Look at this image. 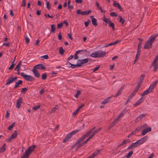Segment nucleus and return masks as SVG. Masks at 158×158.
<instances>
[{
	"label": "nucleus",
	"mask_w": 158,
	"mask_h": 158,
	"mask_svg": "<svg viewBox=\"0 0 158 158\" xmlns=\"http://www.w3.org/2000/svg\"><path fill=\"white\" fill-rule=\"evenodd\" d=\"M157 35L151 36L149 38L147 41L144 45V48L146 49H148L151 48L152 43L154 42Z\"/></svg>",
	"instance_id": "obj_1"
},
{
	"label": "nucleus",
	"mask_w": 158,
	"mask_h": 158,
	"mask_svg": "<svg viewBox=\"0 0 158 158\" xmlns=\"http://www.w3.org/2000/svg\"><path fill=\"white\" fill-rule=\"evenodd\" d=\"M36 145L30 146L25 151L24 154L21 156V158H28L29 155L33 151Z\"/></svg>",
	"instance_id": "obj_2"
},
{
	"label": "nucleus",
	"mask_w": 158,
	"mask_h": 158,
	"mask_svg": "<svg viewBox=\"0 0 158 158\" xmlns=\"http://www.w3.org/2000/svg\"><path fill=\"white\" fill-rule=\"evenodd\" d=\"M95 128L96 127H93L90 130L87 132L85 135H84L79 139L78 140V142L76 143L77 144L79 143H81L82 141L84 140L85 138L88 137L92 133V131H94Z\"/></svg>",
	"instance_id": "obj_3"
},
{
	"label": "nucleus",
	"mask_w": 158,
	"mask_h": 158,
	"mask_svg": "<svg viewBox=\"0 0 158 158\" xmlns=\"http://www.w3.org/2000/svg\"><path fill=\"white\" fill-rule=\"evenodd\" d=\"M20 75L21 76L25 79L26 80L29 81H31L35 79L33 77L29 75H27L23 72L21 73Z\"/></svg>",
	"instance_id": "obj_4"
},
{
	"label": "nucleus",
	"mask_w": 158,
	"mask_h": 158,
	"mask_svg": "<svg viewBox=\"0 0 158 158\" xmlns=\"http://www.w3.org/2000/svg\"><path fill=\"white\" fill-rule=\"evenodd\" d=\"M92 11L90 10H89L88 11H82L81 10L78 9L77 10L76 13L77 15H81L84 16L90 14Z\"/></svg>",
	"instance_id": "obj_5"
},
{
	"label": "nucleus",
	"mask_w": 158,
	"mask_h": 158,
	"mask_svg": "<svg viewBox=\"0 0 158 158\" xmlns=\"http://www.w3.org/2000/svg\"><path fill=\"white\" fill-rule=\"evenodd\" d=\"M154 89V88L151 85H150L149 88L145 90L141 94V96H143L145 95H147L148 94L150 93L153 92V90Z\"/></svg>",
	"instance_id": "obj_6"
},
{
	"label": "nucleus",
	"mask_w": 158,
	"mask_h": 158,
	"mask_svg": "<svg viewBox=\"0 0 158 158\" xmlns=\"http://www.w3.org/2000/svg\"><path fill=\"white\" fill-rule=\"evenodd\" d=\"M17 77H13V76H12L11 77H9L7 80L6 85H9L10 83L15 81L17 79Z\"/></svg>",
	"instance_id": "obj_7"
},
{
	"label": "nucleus",
	"mask_w": 158,
	"mask_h": 158,
	"mask_svg": "<svg viewBox=\"0 0 158 158\" xmlns=\"http://www.w3.org/2000/svg\"><path fill=\"white\" fill-rule=\"evenodd\" d=\"M88 62V58H85L78 60L77 61V63H78L80 65V66H81L82 64H86Z\"/></svg>",
	"instance_id": "obj_8"
},
{
	"label": "nucleus",
	"mask_w": 158,
	"mask_h": 158,
	"mask_svg": "<svg viewBox=\"0 0 158 158\" xmlns=\"http://www.w3.org/2000/svg\"><path fill=\"white\" fill-rule=\"evenodd\" d=\"M148 136H145L141 139L138 140L137 141L139 143V145H140L145 142L148 139Z\"/></svg>",
	"instance_id": "obj_9"
},
{
	"label": "nucleus",
	"mask_w": 158,
	"mask_h": 158,
	"mask_svg": "<svg viewBox=\"0 0 158 158\" xmlns=\"http://www.w3.org/2000/svg\"><path fill=\"white\" fill-rule=\"evenodd\" d=\"M33 68L35 69L44 70L45 69V67L42 64H39L34 66Z\"/></svg>",
	"instance_id": "obj_10"
},
{
	"label": "nucleus",
	"mask_w": 158,
	"mask_h": 158,
	"mask_svg": "<svg viewBox=\"0 0 158 158\" xmlns=\"http://www.w3.org/2000/svg\"><path fill=\"white\" fill-rule=\"evenodd\" d=\"M98 58H101L105 56L106 54V52L102 50L97 51Z\"/></svg>",
	"instance_id": "obj_11"
},
{
	"label": "nucleus",
	"mask_w": 158,
	"mask_h": 158,
	"mask_svg": "<svg viewBox=\"0 0 158 158\" xmlns=\"http://www.w3.org/2000/svg\"><path fill=\"white\" fill-rule=\"evenodd\" d=\"M23 98L21 97H19V99L17 100L16 106L18 108H19L20 107L21 104L22 103Z\"/></svg>",
	"instance_id": "obj_12"
},
{
	"label": "nucleus",
	"mask_w": 158,
	"mask_h": 158,
	"mask_svg": "<svg viewBox=\"0 0 158 158\" xmlns=\"http://www.w3.org/2000/svg\"><path fill=\"white\" fill-rule=\"evenodd\" d=\"M87 52L86 50H81L77 51L74 54V59L75 60H76L78 58V57L77 56V54L80 52H82L83 53H85Z\"/></svg>",
	"instance_id": "obj_13"
},
{
	"label": "nucleus",
	"mask_w": 158,
	"mask_h": 158,
	"mask_svg": "<svg viewBox=\"0 0 158 158\" xmlns=\"http://www.w3.org/2000/svg\"><path fill=\"white\" fill-rule=\"evenodd\" d=\"M126 112L127 111L126 110H123L117 118L114 119V120H116V122H117L120 118L123 117Z\"/></svg>",
	"instance_id": "obj_14"
},
{
	"label": "nucleus",
	"mask_w": 158,
	"mask_h": 158,
	"mask_svg": "<svg viewBox=\"0 0 158 158\" xmlns=\"http://www.w3.org/2000/svg\"><path fill=\"white\" fill-rule=\"evenodd\" d=\"M152 128L151 127H149L143 130L141 132V134L143 135H145L148 132L151 131Z\"/></svg>",
	"instance_id": "obj_15"
},
{
	"label": "nucleus",
	"mask_w": 158,
	"mask_h": 158,
	"mask_svg": "<svg viewBox=\"0 0 158 158\" xmlns=\"http://www.w3.org/2000/svg\"><path fill=\"white\" fill-rule=\"evenodd\" d=\"M146 115V114H143L140 115L139 117H138L136 118L135 120V122L137 123L139 122Z\"/></svg>",
	"instance_id": "obj_16"
},
{
	"label": "nucleus",
	"mask_w": 158,
	"mask_h": 158,
	"mask_svg": "<svg viewBox=\"0 0 158 158\" xmlns=\"http://www.w3.org/2000/svg\"><path fill=\"white\" fill-rule=\"evenodd\" d=\"M113 5L115 7H118L121 11H122L123 10L120 4H119L117 2H115V1H113Z\"/></svg>",
	"instance_id": "obj_17"
},
{
	"label": "nucleus",
	"mask_w": 158,
	"mask_h": 158,
	"mask_svg": "<svg viewBox=\"0 0 158 158\" xmlns=\"http://www.w3.org/2000/svg\"><path fill=\"white\" fill-rule=\"evenodd\" d=\"M32 71L35 77L37 78H39L40 77V75L36 69L33 68Z\"/></svg>",
	"instance_id": "obj_18"
},
{
	"label": "nucleus",
	"mask_w": 158,
	"mask_h": 158,
	"mask_svg": "<svg viewBox=\"0 0 158 158\" xmlns=\"http://www.w3.org/2000/svg\"><path fill=\"white\" fill-rule=\"evenodd\" d=\"M83 141L81 142V143H76L78 141L75 143V145H77V147L78 148H79L80 147H81L84 146L85 145L87 142L85 140L84 141V142H82Z\"/></svg>",
	"instance_id": "obj_19"
},
{
	"label": "nucleus",
	"mask_w": 158,
	"mask_h": 158,
	"mask_svg": "<svg viewBox=\"0 0 158 158\" xmlns=\"http://www.w3.org/2000/svg\"><path fill=\"white\" fill-rule=\"evenodd\" d=\"M93 16H91V18H92L91 22L92 24L95 26H96L98 25V23H97V20L96 19L94 18H92Z\"/></svg>",
	"instance_id": "obj_20"
},
{
	"label": "nucleus",
	"mask_w": 158,
	"mask_h": 158,
	"mask_svg": "<svg viewBox=\"0 0 158 158\" xmlns=\"http://www.w3.org/2000/svg\"><path fill=\"white\" fill-rule=\"evenodd\" d=\"M130 141L129 139H127L126 140H125L124 141H123L118 146V147H119L124 145H126L127 144V143H130Z\"/></svg>",
	"instance_id": "obj_21"
},
{
	"label": "nucleus",
	"mask_w": 158,
	"mask_h": 158,
	"mask_svg": "<svg viewBox=\"0 0 158 158\" xmlns=\"http://www.w3.org/2000/svg\"><path fill=\"white\" fill-rule=\"evenodd\" d=\"M124 86L121 87L119 90L118 91L117 93L115 94L114 96V97H117L118 96L120 95L121 94V92L123 89Z\"/></svg>",
	"instance_id": "obj_22"
},
{
	"label": "nucleus",
	"mask_w": 158,
	"mask_h": 158,
	"mask_svg": "<svg viewBox=\"0 0 158 158\" xmlns=\"http://www.w3.org/2000/svg\"><path fill=\"white\" fill-rule=\"evenodd\" d=\"M111 97H109L103 100L102 102V104L103 105H105L108 103L110 101Z\"/></svg>",
	"instance_id": "obj_23"
},
{
	"label": "nucleus",
	"mask_w": 158,
	"mask_h": 158,
	"mask_svg": "<svg viewBox=\"0 0 158 158\" xmlns=\"http://www.w3.org/2000/svg\"><path fill=\"white\" fill-rule=\"evenodd\" d=\"M23 83V81L19 80L18 81V82H16L15 83V85L14 87V88H16L19 87V85H21Z\"/></svg>",
	"instance_id": "obj_24"
},
{
	"label": "nucleus",
	"mask_w": 158,
	"mask_h": 158,
	"mask_svg": "<svg viewBox=\"0 0 158 158\" xmlns=\"http://www.w3.org/2000/svg\"><path fill=\"white\" fill-rule=\"evenodd\" d=\"M97 51H95L90 54V56L93 58H98Z\"/></svg>",
	"instance_id": "obj_25"
},
{
	"label": "nucleus",
	"mask_w": 158,
	"mask_h": 158,
	"mask_svg": "<svg viewBox=\"0 0 158 158\" xmlns=\"http://www.w3.org/2000/svg\"><path fill=\"white\" fill-rule=\"evenodd\" d=\"M143 101V99L142 98H140L137 102L134 105L135 106H137L139 105Z\"/></svg>",
	"instance_id": "obj_26"
},
{
	"label": "nucleus",
	"mask_w": 158,
	"mask_h": 158,
	"mask_svg": "<svg viewBox=\"0 0 158 158\" xmlns=\"http://www.w3.org/2000/svg\"><path fill=\"white\" fill-rule=\"evenodd\" d=\"M6 144L4 143L1 148H0V153L5 152L6 150Z\"/></svg>",
	"instance_id": "obj_27"
},
{
	"label": "nucleus",
	"mask_w": 158,
	"mask_h": 158,
	"mask_svg": "<svg viewBox=\"0 0 158 158\" xmlns=\"http://www.w3.org/2000/svg\"><path fill=\"white\" fill-rule=\"evenodd\" d=\"M137 92V89H135L134 91L130 95L128 98H131V99L135 95V94H136V92Z\"/></svg>",
	"instance_id": "obj_28"
},
{
	"label": "nucleus",
	"mask_w": 158,
	"mask_h": 158,
	"mask_svg": "<svg viewBox=\"0 0 158 158\" xmlns=\"http://www.w3.org/2000/svg\"><path fill=\"white\" fill-rule=\"evenodd\" d=\"M96 5L98 9H100L102 13L105 12V11H103L101 6L99 5L98 3L97 2H96Z\"/></svg>",
	"instance_id": "obj_29"
},
{
	"label": "nucleus",
	"mask_w": 158,
	"mask_h": 158,
	"mask_svg": "<svg viewBox=\"0 0 158 158\" xmlns=\"http://www.w3.org/2000/svg\"><path fill=\"white\" fill-rule=\"evenodd\" d=\"M51 32H52V33H55V30H56L55 26L54 24H52V25H51Z\"/></svg>",
	"instance_id": "obj_30"
},
{
	"label": "nucleus",
	"mask_w": 158,
	"mask_h": 158,
	"mask_svg": "<svg viewBox=\"0 0 158 158\" xmlns=\"http://www.w3.org/2000/svg\"><path fill=\"white\" fill-rule=\"evenodd\" d=\"M153 66H154V69H153V71L154 72H155L157 70V69L158 68L157 64L156 63H155L154 64L153 63H152L150 67H152Z\"/></svg>",
	"instance_id": "obj_31"
},
{
	"label": "nucleus",
	"mask_w": 158,
	"mask_h": 158,
	"mask_svg": "<svg viewBox=\"0 0 158 158\" xmlns=\"http://www.w3.org/2000/svg\"><path fill=\"white\" fill-rule=\"evenodd\" d=\"M102 129L101 128H99L97 129H96L95 131H94V132L91 135L93 137L94 136V135L97 134L98 132L100 131Z\"/></svg>",
	"instance_id": "obj_32"
},
{
	"label": "nucleus",
	"mask_w": 158,
	"mask_h": 158,
	"mask_svg": "<svg viewBox=\"0 0 158 158\" xmlns=\"http://www.w3.org/2000/svg\"><path fill=\"white\" fill-rule=\"evenodd\" d=\"M57 109H58V108L57 107V106L56 105L50 111V113H52L56 111Z\"/></svg>",
	"instance_id": "obj_33"
},
{
	"label": "nucleus",
	"mask_w": 158,
	"mask_h": 158,
	"mask_svg": "<svg viewBox=\"0 0 158 158\" xmlns=\"http://www.w3.org/2000/svg\"><path fill=\"white\" fill-rule=\"evenodd\" d=\"M103 21L106 23H109L111 22L110 21V19H106L105 16L103 18Z\"/></svg>",
	"instance_id": "obj_34"
},
{
	"label": "nucleus",
	"mask_w": 158,
	"mask_h": 158,
	"mask_svg": "<svg viewBox=\"0 0 158 158\" xmlns=\"http://www.w3.org/2000/svg\"><path fill=\"white\" fill-rule=\"evenodd\" d=\"M132 144L134 148H136L140 145L137 141L132 143Z\"/></svg>",
	"instance_id": "obj_35"
},
{
	"label": "nucleus",
	"mask_w": 158,
	"mask_h": 158,
	"mask_svg": "<svg viewBox=\"0 0 158 158\" xmlns=\"http://www.w3.org/2000/svg\"><path fill=\"white\" fill-rule=\"evenodd\" d=\"M133 154V152L132 151H131L130 152H129L125 156L127 158H129Z\"/></svg>",
	"instance_id": "obj_36"
},
{
	"label": "nucleus",
	"mask_w": 158,
	"mask_h": 158,
	"mask_svg": "<svg viewBox=\"0 0 158 158\" xmlns=\"http://www.w3.org/2000/svg\"><path fill=\"white\" fill-rule=\"evenodd\" d=\"M17 131H14V133H13L11 135V137L13 138H16V137L17 136Z\"/></svg>",
	"instance_id": "obj_37"
},
{
	"label": "nucleus",
	"mask_w": 158,
	"mask_h": 158,
	"mask_svg": "<svg viewBox=\"0 0 158 158\" xmlns=\"http://www.w3.org/2000/svg\"><path fill=\"white\" fill-rule=\"evenodd\" d=\"M77 63V64H72V66H70V68L74 69L77 67H80V65L78 63Z\"/></svg>",
	"instance_id": "obj_38"
},
{
	"label": "nucleus",
	"mask_w": 158,
	"mask_h": 158,
	"mask_svg": "<svg viewBox=\"0 0 158 158\" xmlns=\"http://www.w3.org/2000/svg\"><path fill=\"white\" fill-rule=\"evenodd\" d=\"M64 50L62 47H60L59 49V52L61 54H63L64 53Z\"/></svg>",
	"instance_id": "obj_39"
},
{
	"label": "nucleus",
	"mask_w": 158,
	"mask_h": 158,
	"mask_svg": "<svg viewBox=\"0 0 158 158\" xmlns=\"http://www.w3.org/2000/svg\"><path fill=\"white\" fill-rule=\"evenodd\" d=\"M15 125V123H13L8 128V129L9 130H10L12 129Z\"/></svg>",
	"instance_id": "obj_40"
},
{
	"label": "nucleus",
	"mask_w": 158,
	"mask_h": 158,
	"mask_svg": "<svg viewBox=\"0 0 158 158\" xmlns=\"http://www.w3.org/2000/svg\"><path fill=\"white\" fill-rule=\"evenodd\" d=\"M109 26L110 27H112L113 30L114 29V24L113 23H112V22L111 21L109 23Z\"/></svg>",
	"instance_id": "obj_41"
},
{
	"label": "nucleus",
	"mask_w": 158,
	"mask_h": 158,
	"mask_svg": "<svg viewBox=\"0 0 158 158\" xmlns=\"http://www.w3.org/2000/svg\"><path fill=\"white\" fill-rule=\"evenodd\" d=\"M158 82V79L156 81H155L153 82L152 83L151 85L153 86V87L155 88L156 87V84Z\"/></svg>",
	"instance_id": "obj_42"
},
{
	"label": "nucleus",
	"mask_w": 158,
	"mask_h": 158,
	"mask_svg": "<svg viewBox=\"0 0 158 158\" xmlns=\"http://www.w3.org/2000/svg\"><path fill=\"white\" fill-rule=\"evenodd\" d=\"M120 18V20H119V22L121 23L122 24H123L125 22V20L124 19H123L122 16H119Z\"/></svg>",
	"instance_id": "obj_43"
},
{
	"label": "nucleus",
	"mask_w": 158,
	"mask_h": 158,
	"mask_svg": "<svg viewBox=\"0 0 158 158\" xmlns=\"http://www.w3.org/2000/svg\"><path fill=\"white\" fill-rule=\"evenodd\" d=\"M46 5L47 8L49 10L51 8V6L49 5V2H48L47 1V0H46Z\"/></svg>",
	"instance_id": "obj_44"
},
{
	"label": "nucleus",
	"mask_w": 158,
	"mask_h": 158,
	"mask_svg": "<svg viewBox=\"0 0 158 158\" xmlns=\"http://www.w3.org/2000/svg\"><path fill=\"white\" fill-rule=\"evenodd\" d=\"M47 76L46 73H43L42 75V79L43 80H45L47 79Z\"/></svg>",
	"instance_id": "obj_45"
},
{
	"label": "nucleus",
	"mask_w": 158,
	"mask_h": 158,
	"mask_svg": "<svg viewBox=\"0 0 158 158\" xmlns=\"http://www.w3.org/2000/svg\"><path fill=\"white\" fill-rule=\"evenodd\" d=\"M80 130H73L70 133L71 134V135H73L76 134L77 132H78Z\"/></svg>",
	"instance_id": "obj_46"
},
{
	"label": "nucleus",
	"mask_w": 158,
	"mask_h": 158,
	"mask_svg": "<svg viewBox=\"0 0 158 158\" xmlns=\"http://www.w3.org/2000/svg\"><path fill=\"white\" fill-rule=\"evenodd\" d=\"M144 76L143 75H141L139 77V82L142 83L144 79Z\"/></svg>",
	"instance_id": "obj_47"
},
{
	"label": "nucleus",
	"mask_w": 158,
	"mask_h": 158,
	"mask_svg": "<svg viewBox=\"0 0 158 158\" xmlns=\"http://www.w3.org/2000/svg\"><path fill=\"white\" fill-rule=\"evenodd\" d=\"M27 88H23L21 90V92L22 93H25L27 91Z\"/></svg>",
	"instance_id": "obj_48"
},
{
	"label": "nucleus",
	"mask_w": 158,
	"mask_h": 158,
	"mask_svg": "<svg viewBox=\"0 0 158 158\" xmlns=\"http://www.w3.org/2000/svg\"><path fill=\"white\" fill-rule=\"evenodd\" d=\"M79 110L78 108H77L76 110L73 113V116H75V115H76V114H77L78 112L79 111Z\"/></svg>",
	"instance_id": "obj_49"
},
{
	"label": "nucleus",
	"mask_w": 158,
	"mask_h": 158,
	"mask_svg": "<svg viewBox=\"0 0 158 158\" xmlns=\"http://www.w3.org/2000/svg\"><path fill=\"white\" fill-rule=\"evenodd\" d=\"M40 106L39 105L34 106V107H33L32 108H33V110H37L39 109L40 108Z\"/></svg>",
	"instance_id": "obj_50"
},
{
	"label": "nucleus",
	"mask_w": 158,
	"mask_h": 158,
	"mask_svg": "<svg viewBox=\"0 0 158 158\" xmlns=\"http://www.w3.org/2000/svg\"><path fill=\"white\" fill-rule=\"evenodd\" d=\"M90 22V20H88L87 21L85 22V25L86 27L88 26Z\"/></svg>",
	"instance_id": "obj_51"
},
{
	"label": "nucleus",
	"mask_w": 158,
	"mask_h": 158,
	"mask_svg": "<svg viewBox=\"0 0 158 158\" xmlns=\"http://www.w3.org/2000/svg\"><path fill=\"white\" fill-rule=\"evenodd\" d=\"M158 60V55L156 56L155 57L152 63H153L154 64H155V63H156V62Z\"/></svg>",
	"instance_id": "obj_52"
},
{
	"label": "nucleus",
	"mask_w": 158,
	"mask_h": 158,
	"mask_svg": "<svg viewBox=\"0 0 158 158\" xmlns=\"http://www.w3.org/2000/svg\"><path fill=\"white\" fill-rule=\"evenodd\" d=\"M20 65H21V61H19L18 64L16 65V67L15 69V71H16V70L17 68L19 69Z\"/></svg>",
	"instance_id": "obj_53"
},
{
	"label": "nucleus",
	"mask_w": 158,
	"mask_h": 158,
	"mask_svg": "<svg viewBox=\"0 0 158 158\" xmlns=\"http://www.w3.org/2000/svg\"><path fill=\"white\" fill-rule=\"evenodd\" d=\"M110 16L113 17H116L117 16V15L116 13L114 12H112L110 13Z\"/></svg>",
	"instance_id": "obj_54"
},
{
	"label": "nucleus",
	"mask_w": 158,
	"mask_h": 158,
	"mask_svg": "<svg viewBox=\"0 0 158 158\" xmlns=\"http://www.w3.org/2000/svg\"><path fill=\"white\" fill-rule=\"evenodd\" d=\"M63 24L62 23H59L57 24V27L58 29L60 28L62 26Z\"/></svg>",
	"instance_id": "obj_55"
},
{
	"label": "nucleus",
	"mask_w": 158,
	"mask_h": 158,
	"mask_svg": "<svg viewBox=\"0 0 158 158\" xmlns=\"http://www.w3.org/2000/svg\"><path fill=\"white\" fill-rule=\"evenodd\" d=\"M81 92L80 90H78L77 91L76 94L75 95V97L76 98H77L78 96L81 94Z\"/></svg>",
	"instance_id": "obj_56"
},
{
	"label": "nucleus",
	"mask_w": 158,
	"mask_h": 158,
	"mask_svg": "<svg viewBox=\"0 0 158 158\" xmlns=\"http://www.w3.org/2000/svg\"><path fill=\"white\" fill-rule=\"evenodd\" d=\"M22 6H26V1L25 0H23L21 3Z\"/></svg>",
	"instance_id": "obj_57"
},
{
	"label": "nucleus",
	"mask_w": 158,
	"mask_h": 158,
	"mask_svg": "<svg viewBox=\"0 0 158 158\" xmlns=\"http://www.w3.org/2000/svg\"><path fill=\"white\" fill-rule=\"evenodd\" d=\"M116 120H114V121L112 122L110 125V127H113L115 125L116 123H117L116 122Z\"/></svg>",
	"instance_id": "obj_58"
},
{
	"label": "nucleus",
	"mask_w": 158,
	"mask_h": 158,
	"mask_svg": "<svg viewBox=\"0 0 158 158\" xmlns=\"http://www.w3.org/2000/svg\"><path fill=\"white\" fill-rule=\"evenodd\" d=\"M142 45V43L139 42L138 44V50H139L141 47V45Z\"/></svg>",
	"instance_id": "obj_59"
},
{
	"label": "nucleus",
	"mask_w": 158,
	"mask_h": 158,
	"mask_svg": "<svg viewBox=\"0 0 158 158\" xmlns=\"http://www.w3.org/2000/svg\"><path fill=\"white\" fill-rule=\"evenodd\" d=\"M41 57L43 58L44 59H48V56L47 55H46L41 56Z\"/></svg>",
	"instance_id": "obj_60"
},
{
	"label": "nucleus",
	"mask_w": 158,
	"mask_h": 158,
	"mask_svg": "<svg viewBox=\"0 0 158 158\" xmlns=\"http://www.w3.org/2000/svg\"><path fill=\"white\" fill-rule=\"evenodd\" d=\"M15 64L14 63H12L11 65L10 66V67L9 68V69L11 70L12 69L14 66Z\"/></svg>",
	"instance_id": "obj_61"
},
{
	"label": "nucleus",
	"mask_w": 158,
	"mask_h": 158,
	"mask_svg": "<svg viewBox=\"0 0 158 158\" xmlns=\"http://www.w3.org/2000/svg\"><path fill=\"white\" fill-rule=\"evenodd\" d=\"M93 137V136L92 135H91L89 136V138L86 140L88 142Z\"/></svg>",
	"instance_id": "obj_62"
},
{
	"label": "nucleus",
	"mask_w": 158,
	"mask_h": 158,
	"mask_svg": "<svg viewBox=\"0 0 158 158\" xmlns=\"http://www.w3.org/2000/svg\"><path fill=\"white\" fill-rule=\"evenodd\" d=\"M69 139L66 136H65L64 139L63 141V143H65L68 141Z\"/></svg>",
	"instance_id": "obj_63"
},
{
	"label": "nucleus",
	"mask_w": 158,
	"mask_h": 158,
	"mask_svg": "<svg viewBox=\"0 0 158 158\" xmlns=\"http://www.w3.org/2000/svg\"><path fill=\"white\" fill-rule=\"evenodd\" d=\"M72 135H71V133L70 132L66 136L69 139H70Z\"/></svg>",
	"instance_id": "obj_64"
}]
</instances>
